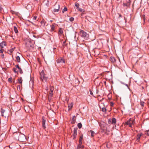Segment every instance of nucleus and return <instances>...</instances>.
I'll use <instances>...</instances> for the list:
<instances>
[{
	"mask_svg": "<svg viewBox=\"0 0 149 149\" xmlns=\"http://www.w3.org/2000/svg\"><path fill=\"white\" fill-rule=\"evenodd\" d=\"M110 104V106L112 107H113L114 105V103L112 102H111Z\"/></svg>",
	"mask_w": 149,
	"mask_h": 149,
	"instance_id": "58836bf2",
	"label": "nucleus"
},
{
	"mask_svg": "<svg viewBox=\"0 0 149 149\" xmlns=\"http://www.w3.org/2000/svg\"><path fill=\"white\" fill-rule=\"evenodd\" d=\"M125 85L128 88V85L127 84H125Z\"/></svg>",
	"mask_w": 149,
	"mask_h": 149,
	"instance_id": "864d4df0",
	"label": "nucleus"
},
{
	"mask_svg": "<svg viewBox=\"0 0 149 149\" xmlns=\"http://www.w3.org/2000/svg\"><path fill=\"white\" fill-rule=\"evenodd\" d=\"M34 36V37H36V36Z\"/></svg>",
	"mask_w": 149,
	"mask_h": 149,
	"instance_id": "6e6d98bb",
	"label": "nucleus"
},
{
	"mask_svg": "<svg viewBox=\"0 0 149 149\" xmlns=\"http://www.w3.org/2000/svg\"><path fill=\"white\" fill-rule=\"evenodd\" d=\"M99 124L101 130H102V132H104V130H106V128L104 125V123H99Z\"/></svg>",
	"mask_w": 149,
	"mask_h": 149,
	"instance_id": "20e7f679",
	"label": "nucleus"
},
{
	"mask_svg": "<svg viewBox=\"0 0 149 149\" xmlns=\"http://www.w3.org/2000/svg\"><path fill=\"white\" fill-rule=\"evenodd\" d=\"M90 94L91 95H93V92H92V91H91V90H90Z\"/></svg>",
	"mask_w": 149,
	"mask_h": 149,
	"instance_id": "a18cd8bd",
	"label": "nucleus"
},
{
	"mask_svg": "<svg viewBox=\"0 0 149 149\" xmlns=\"http://www.w3.org/2000/svg\"><path fill=\"white\" fill-rule=\"evenodd\" d=\"M110 61L113 63H116V60L115 58L113 57H110Z\"/></svg>",
	"mask_w": 149,
	"mask_h": 149,
	"instance_id": "9b49d317",
	"label": "nucleus"
},
{
	"mask_svg": "<svg viewBox=\"0 0 149 149\" xmlns=\"http://www.w3.org/2000/svg\"><path fill=\"white\" fill-rule=\"evenodd\" d=\"M142 18H143V19L144 20V22H145V16L144 15H143L142 16Z\"/></svg>",
	"mask_w": 149,
	"mask_h": 149,
	"instance_id": "e433bc0d",
	"label": "nucleus"
},
{
	"mask_svg": "<svg viewBox=\"0 0 149 149\" xmlns=\"http://www.w3.org/2000/svg\"><path fill=\"white\" fill-rule=\"evenodd\" d=\"M77 135V130L76 128H74L73 130V136L74 137L73 139H74L76 137V135Z\"/></svg>",
	"mask_w": 149,
	"mask_h": 149,
	"instance_id": "6e6552de",
	"label": "nucleus"
},
{
	"mask_svg": "<svg viewBox=\"0 0 149 149\" xmlns=\"http://www.w3.org/2000/svg\"><path fill=\"white\" fill-rule=\"evenodd\" d=\"M111 121H112V124L115 125L116 123V119L115 118H113L111 119Z\"/></svg>",
	"mask_w": 149,
	"mask_h": 149,
	"instance_id": "6ab92c4d",
	"label": "nucleus"
},
{
	"mask_svg": "<svg viewBox=\"0 0 149 149\" xmlns=\"http://www.w3.org/2000/svg\"><path fill=\"white\" fill-rule=\"evenodd\" d=\"M14 30L15 33H17L18 32L17 29L15 26L14 27Z\"/></svg>",
	"mask_w": 149,
	"mask_h": 149,
	"instance_id": "393cba45",
	"label": "nucleus"
},
{
	"mask_svg": "<svg viewBox=\"0 0 149 149\" xmlns=\"http://www.w3.org/2000/svg\"><path fill=\"white\" fill-rule=\"evenodd\" d=\"M13 136L16 140L24 142L26 140L25 135L19 132H15L13 133Z\"/></svg>",
	"mask_w": 149,
	"mask_h": 149,
	"instance_id": "f257e3e1",
	"label": "nucleus"
},
{
	"mask_svg": "<svg viewBox=\"0 0 149 149\" xmlns=\"http://www.w3.org/2000/svg\"><path fill=\"white\" fill-rule=\"evenodd\" d=\"M15 67L16 68H17L19 70L21 68L19 67L18 65H15Z\"/></svg>",
	"mask_w": 149,
	"mask_h": 149,
	"instance_id": "4c0bfd02",
	"label": "nucleus"
},
{
	"mask_svg": "<svg viewBox=\"0 0 149 149\" xmlns=\"http://www.w3.org/2000/svg\"><path fill=\"white\" fill-rule=\"evenodd\" d=\"M90 132L91 133V136L92 137L95 134V132L92 130H90Z\"/></svg>",
	"mask_w": 149,
	"mask_h": 149,
	"instance_id": "4be33fe9",
	"label": "nucleus"
},
{
	"mask_svg": "<svg viewBox=\"0 0 149 149\" xmlns=\"http://www.w3.org/2000/svg\"><path fill=\"white\" fill-rule=\"evenodd\" d=\"M121 83L123 84H124L122 81L121 82Z\"/></svg>",
	"mask_w": 149,
	"mask_h": 149,
	"instance_id": "5fc2aeb1",
	"label": "nucleus"
},
{
	"mask_svg": "<svg viewBox=\"0 0 149 149\" xmlns=\"http://www.w3.org/2000/svg\"><path fill=\"white\" fill-rule=\"evenodd\" d=\"M51 31H53L55 28V24H52L51 26Z\"/></svg>",
	"mask_w": 149,
	"mask_h": 149,
	"instance_id": "dca6fc26",
	"label": "nucleus"
},
{
	"mask_svg": "<svg viewBox=\"0 0 149 149\" xmlns=\"http://www.w3.org/2000/svg\"><path fill=\"white\" fill-rule=\"evenodd\" d=\"M108 123L109 124H112L111 119H109L108 120Z\"/></svg>",
	"mask_w": 149,
	"mask_h": 149,
	"instance_id": "c756f323",
	"label": "nucleus"
},
{
	"mask_svg": "<svg viewBox=\"0 0 149 149\" xmlns=\"http://www.w3.org/2000/svg\"><path fill=\"white\" fill-rule=\"evenodd\" d=\"M142 88H143V87H142Z\"/></svg>",
	"mask_w": 149,
	"mask_h": 149,
	"instance_id": "4d7b16f0",
	"label": "nucleus"
},
{
	"mask_svg": "<svg viewBox=\"0 0 149 149\" xmlns=\"http://www.w3.org/2000/svg\"><path fill=\"white\" fill-rule=\"evenodd\" d=\"M106 111H107V110H106V109L105 108L103 107L102 108V111L103 112H106Z\"/></svg>",
	"mask_w": 149,
	"mask_h": 149,
	"instance_id": "c85d7f7f",
	"label": "nucleus"
},
{
	"mask_svg": "<svg viewBox=\"0 0 149 149\" xmlns=\"http://www.w3.org/2000/svg\"><path fill=\"white\" fill-rule=\"evenodd\" d=\"M16 59L17 61L19 63L20 62V58L19 56H16Z\"/></svg>",
	"mask_w": 149,
	"mask_h": 149,
	"instance_id": "412c9836",
	"label": "nucleus"
},
{
	"mask_svg": "<svg viewBox=\"0 0 149 149\" xmlns=\"http://www.w3.org/2000/svg\"><path fill=\"white\" fill-rule=\"evenodd\" d=\"M7 127V126L6 125V124H5V125L3 126H2L1 124L0 126L1 129H2L4 131H5L6 130V129Z\"/></svg>",
	"mask_w": 149,
	"mask_h": 149,
	"instance_id": "9d476101",
	"label": "nucleus"
},
{
	"mask_svg": "<svg viewBox=\"0 0 149 149\" xmlns=\"http://www.w3.org/2000/svg\"><path fill=\"white\" fill-rule=\"evenodd\" d=\"M42 127L44 128L45 129L46 128V127L45 125V121L46 120L45 119H44V118L42 117Z\"/></svg>",
	"mask_w": 149,
	"mask_h": 149,
	"instance_id": "1a4fd4ad",
	"label": "nucleus"
},
{
	"mask_svg": "<svg viewBox=\"0 0 149 149\" xmlns=\"http://www.w3.org/2000/svg\"><path fill=\"white\" fill-rule=\"evenodd\" d=\"M41 23L42 24V25H43V26H45V23L44 22V21L43 20H42L41 22Z\"/></svg>",
	"mask_w": 149,
	"mask_h": 149,
	"instance_id": "7c9ffc66",
	"label": "nucleus"
},
{
	"mask_svg": "<svg viewBox=\"0 0 149 149\" xmlns=\"http://www.w3.org/2000/svg\"><path fill=\"white\" fill-rule=\"evenodd\" d=\"M53 89L52 88H51L50 89V92L49 96V97H52L53 95Z\"/></svg>",
	"mask_w": 149,
	"mask_h": 149,
	"instance_id": "2eb2a0df",
	"label": "nucleus"
},
{
	"mask_svg": "<svg viewBox=\"0 0 149 149\" xmlns=\"http://www.w3.org/2000/svg\"><path fill=\"white\" fill-rule=\"evenodd\" d=\"M123 5L124 6H126L127 7L128 6V4L125 3H123Z\"/></svg>",
	"mask_w": 149,
	"mask_h": 149,
	"instance_id": "f704fd0d",
	"label": "nucleus"
},
{
	"mask_svg": "<svg viewBox=\"0 0 149 149\" xmlns=\"http://www.w3.org/2000/svg\"><path fill=\"white\" fill-rule=\"evenodd\" d=\"M72 119V120H73V121H74L75 120L74 119V118H73Z\"/></svg>",
	"mask_w": 149,
	"mask_h": 149,
	"instance_id": "3c124183",
	"label": "nucleus"
},
{
	"mask_svg": "<svg viewBox=\"0 0 149 149\" xmlns=\"http://www.w3.org/2000/svg\"><path fill=\"white\" fill-rule=\"evenodd\" d=\"M4 110H2L1 112L2 115L3 116V113H4Z\"/></svg>",
	"mask_w": 149,
	"mask_h": 149,
	"instance_id": "49530a36",
	"label": "nucleus"
},
{
	"mask_svg": "<svg viewBox=\"0 0 149 149\" xmlns=\"http://www.w3.org/2000/svg\"><path fill=\"white\" fill-rule=\"evenodd\" d=\"M55 6H57V7L56 8H55L54 9L53 11L54 12H58L59 11L60 9V5L56 3L55 4Z\"/></svg>",
	"mask_w": 149,
	"mask_h": 149,
	"instance_id": "423d86ee",
	"label": "nucleus"
},
{
	"mask_svg": "<svg viewBox=\"0 0 149 149\" xmlns=\"http://www.w3.org/2000/svg\"><path fill=\"white\" fill-rule=\"evenodd\" d=\"M19 72L21 74H22V73H23V72H22V69H21V68H20V69H19Z\"/></svg>",
	"mask_w": 149,
	"mask_h": 149,
	"instance_id": "79ce46f5",
	"label": "nucleus"
},
{
	"mask_svg": "<svg viewBox=\"0 0 149 149\" xmlns=\"http://www.w3.org/2000/svg\"><path fill=\"white\" fill-rule=\"evenodd\" d=\"M15 48V47H14L13 48H12L10 49V50H9V52H10V54H12V53L13 51L14 50Z\"/></svg>",
	"mask_w": 149,
	"mask_h": 149,
	"instance_id": "5701e85b",
	"label": "nucleus"
},
{
	"mask_svg": "<svg viewBox=\"0 0 149 149\" xmlns=\"http://www.w3.org/2000/svg\"><path fill=\"white\" fill-rule=\"evenodd\" d=\"M13 70L15 73H17L18 72V71L17 70V69L15 68H13Z\"/></svg>",
	"mask_w": 149,
	"mask_h": 149,
	"instance_id": "473e14b6",
	"label": "nucleus"
},
{
	"mask_svg": "<svg viewBox=\"0 0 149 149\" xmlns=\"http://www.w3.org/2000/svg\"><path fill=\"white\" fill-rule=\"evenodd\" d=\"M143 134L142 133H140V134H137V141H139L140 139V138L141 136Z\"/></svg>",
	"mask_w": 149,
	"mask_h": 149,
	"instance_id": "a211bd4d",
	"label": "nucleus"
},
{
	"mask_svg": "<svg viewBox=\"0 0 149 149\" xmlns=\"http://www.w3.org/2000/svg\"><path fill=\"white\" fill-rule=\"evenodd\" d=\"M146 134L148 135H149V130H148V131H147Z\"/></svg>",
	"mask_w": 149,
	"mask_h": 149,
	"instance_id": "09e8293b",
	"label": "nucleus"
},
{
	"mask_svg": "<svg viewBox=\"0 0 149 149\" xmlns=\"http://www.w3.org/2000/svg\"><path fill=\"white\" fill-rule=\"evenodd\" d=\"M78 11H80L81 12H82L83 11V10L81 8H78V9H77Z\"/></svg>",
	"mask_w": 149,
	"mask_h": 149,
	"instance_id": "72a5a7b5",
	"label": "nucleus"
},
{
	"mask_svg": "<svg viewBox=\"0 0 149 149\" xmlns=\"http://www.w3.org/2000/svg\"><path fill=\"white\" fill-rule=\"evenodd\" d=\"M8 81L9 82H12V79L11 78H8Z\"/></svg>",
	"mask_w": 149,
	"mask_h": 149,
	"instance_id": "c03bdc74",
	"label": "nucleus"
},
{
	"mask_svg": "<svg viewBox=\"0 0 149 149\" xmlns=\"http://www.w3.org/2000/svg\"><path fill=\"white\" fill-rule=\"evenodd\" d=\"M75 7H76L77 9L79 8V4L78 3L76 2L75 3Z\"/></svg>",
	"mask_w": 149,
	"mask_h": 149,
	"instance_id": "b1692460",
	"label": "nucleus"
},
{
	"mask_svg": "<svg viewBox=\"0 0 149 149\" xmlns=\"http://www.w3.org/2000/svg\"><path fill=\"white\" fill-rule=\"evenodd\" d=\"M18 81H19L20 84H21L22 81V78H18Z\"/></svg>",
	"mask_w": 149,
	"mask_h": 149,
	"instance_id": "a878e982",
	"label": "nucleus"
},
{
	"mask_svg": "<svg viewBox=\"0 0 149 149\" xmlns=\"http://www.w3.org/2000/svg\"><path fill=\"white\" fill-rule=\"evenodd\" d=\"M67 8L66 7H65L62 10V12L63 13H64L65 12L67 11Z\"/></svg>",
	"mask_w": 149,
	"mask_h": 149,
	"instance_id": "bb28decb",
	"label": "nucleus"
},
{
	"mask_svg": "<svg viewBox=\"0 0 149 149\" xmlns=\"http://www.w3.org/2000/svg\"><path fill=\"white\" fill-rule=\"evenodd\" d=\"M73 106V103H71L68 104V108L69 110L71 109Z\"/></svg>",
	"mask_w": 149,
	"mask_h": 149,
	"instance_id": "f3484780",
	"label": "nucleus"
},
{
	"mask_svg": "<svg viewBox=\"0 0 149 149\" xmlns=\"http://www.w3.org/2000/svg\"><path fill=\"white\" fill-rule=\"evenodd\" d=\"M2 8L1 7H0V10H1Z\"/></svg>",
	"mask_w": 149,
	"mask_h": 149,
	"instance_id": "603ef678",
	"label": "nucleus"
},
{
	"mask_svg": "<svg viewBox=\"0 0 149 149\" xmlns=\"http://www.w3.org/2000/svg\"><path fill=\"white\" fill-rule=\"evenodd\" d=\"M140 104L141 106L143 107L144 105V102H141L140 103Z\"/></svg>",
	"mask_w": 149,
	"mask_h": 149,
	"instance_id": "c9c22d12",
	"label": "nucleus"
},
{
	"mask_svg": "<svg viewBox=\"0 0 149 149\" xmlns=\"http://www.w3.org/2000/svg\"><path fill=\"white\" fill-rule=\"evenodd\" d=\"M17 88L18 89V88H19V89H20V86L19 85H18L17 86Z\"/></svg>",
	"mask_w": 149,
	"mask_h": 149,
	"instance_id": "8fccbe9b",
	"label": "nucleus"
},
{
	"mask_svg": "<svg viewBox=\"0 0 149 149\" xmlns=\"http://www.w3.org/2000/svg\"><path fill=\"white\" fill-rule=\"evenodd\" d=\"M35 1H37V0H35Z\"/></svg>",
	"mask_w": 149,
	"mask_h": 149,
	"instance_id": "13d9d810",
	"label": "nucleus"
},
{
	"mask_svg": "<svg viewBox=\"0 0 149 149\" xmlns=\"http://www.w3.org/2000/svg\"><path fill=\"white\" fill-rule=\"evenodd\" d=\"M3 52V50L2 49H0V53H2Z\"/></svg>",
	"mask_w": 149,
	"mask_h": 149,
	"instance_id": "de8ad7c7",
	"label": "nucleus"
},
{
	"mask_svg": "<svg viewBox=\"0 0 149 149\" xmlns=\"http://www.w3.org/2000/svg\"><path fill=\"white\" fill-rule=\"evenodd\" d=\"M81 36L83 37L86 40L88 39V38L89 35L86 32H85L84 31L81 30L80 32Z\"/></svg>",
	"mask_w": 149,
	"mask_h": 149,
	"instance_id": "7ed1b4c3",
	"label": "nucleus"
},
{
	"mask_svg": "<svg viewBox=\"0 0 149 149\" xmlns=\"http://www.w3.org/2000/svg\"><path fill=\"white\" fill-rule=\"evenodd\" d=\"M37 17L36 16H35L33 17V20H36V19Z\"/></svg>",
	"mask_w": 149,
	"mask_h": 149,
	"instance_id": "ea45409f",
	"label": "nucleus"
},
{
	"mask_svg": "<svg viewBox=\"0 0 149 149\" xmlns=\"http://www.w3.org/2000/svg\"><path fill=\"white\" fill-rule=\"evenodd\" d=\"M6 43L5 42H2L0 43V46L2 47L3 48L4 46H6Z\"/></svg>",
	"mask_w": 149,
	"mask_h": 149,
	"instance_id": "ddd939ff",
	"label": "nucleus"
},
{
	"mask_svg": "<svg viewBox=\"0 0 149 149\" xmlns=\"http://www.w3.org/2000/svg\"><path fill=\"white\" fill-rule=\"evenodd\" d=\"M83 139V135H81L80 136L79 139V143H81L82 142V139Z\"/></svg>",
	"mask_w": 149,
	"mask_h": 149,
	"instance_id": "aec40b11",
	"label": "nucleus"
},
{
	"mask_svg": "<svg viewBox=\"0 0 149 149\" xmlns=\"http://www.w3.org/2000/svg\"><path fill=\"white\" fill-rule=\"evenodd\" d=\"M33 80H31L30 81H29V83L30 84L31 83L32 84V85H33Z\"/></svg>",
	"mask_w": 149,
	"mask_h": 149,
	"instance_id": "37998d69",
	"label": "nucleus"
},
{
	"mask_svg": "<svg viewBox=\"0 0 149 149\" xmlns=\"http://www.w3.org/2000/svg\"><path fill=\"white\" fill-rule=\"evenodd\" d=\"M134 121L130 120L127 121L126 122L125 124L128 125L130 127H132V124H133Z\"/></svg>",
	"mask_w": 149,
	"mask_h": 149,
	"instance_id": "0eeeda50",
	"label": "nucleus"
},
{
	"mask_svg": "<svg viewBox=\"0 0 149 149\" xmlns=\"http://www.w3.org/2000/svg\"><path fill=\"white\" fill-rule=\"evenodd\" d=\"M77 126L79 129H80L82 127V125L81 123H79L77 124Z\"/></svg>",
	"mask_w": 149,
	"mask_h": 149,
	"instance_id": "cd10ccee",
	"label": "nucleus"
},
{
	"mask_svg": "<svg viewBox=\"0 0 149 149\" xmlns=\"http://www.w3.org/2000/svg\"><path fill=\"white\" fill-rule=\"evenodd\" d=\"M58 33L59 34H62L63 33V29L60 28H59Z\"/></svg>",
	"mask_w": 149,
	"mask_h": 149,
	"instance_id": "f8f14e48",
	"label": "nucleus"
},
{
	"mask_svg": "<svg viewBox=\"0 0 149 149\" xmlns=\"http://www.w3.org/2000/svg\"><path fill=\"white\" fill-rule=\"evenodd\" d=\"M40 79L42 81H44L46 82L47 80V77L46 74H45L44 71L42 70L40 73Z\"/></svg>",
	"mask_w": 149,
	"mask_h": 149,
	"instance_id": "f03ea898",
	"label": "nucleus"
},
{
	"mask_svg": "<svg viewBox=\"0 0 149 149\" xmlns=\"http://www.w3.org/2000/svg\"><path fill=\"white\" fill-rule=\"evenodd\" d=\"M56 62L58 63H65V61L63 58H60L56 60Z\"/></svg>",
	"mask_w": 149,
	"mask_h": 149,
	"instance_id": "39448f33",
	"label": "nucleus"
},
{
	"mask_svg": "<svg viewBox=\"0 0 149 149\" xmlns=\"http://www.w3.org/2000/svg\"><path fill=\"white\" fill-rule=\"evenodd\" d=\"M74 18L73 17H70L69 19L70 21V22H72L74 20Z\"/></svg>",
	"mask_w": 149,
	"mask_h": 149,
	"instance_id": "2f4dec72",
	"label": "nucleus"
},
{
	"mask_svg": "<svg viewBox=\"0 0 149 149\" xmlns=\"http://www.w3.org/2000/svg\"><path fill=\"white\" fill-rule=\"evenodd\" d=\"M19 72L21 74H22V73H23V72H22V69H21V68H20V69H19Z\"/></svg>",
	"mask_w": 149,
	"mask_h": 149,
	"instance_id": "a19ab883",
	"label": "nucleus"
},
{
	"mask_svg": "<svg viewBox=\"0 0 149 149\" xmlns=\"http://www.w3.org/2000/svg\"><path fill=\"white\" fill-rule=\"evenodd\" d=\"M82 143H79V144L78 146L77 147V149H79V148H84V146L82 145Z\"/></svg>",
	"mask_w": 149,
	"mask_h": 149,
	"instance_id": "4468645a",
	"label": "nucleus"
}]
</instances>
